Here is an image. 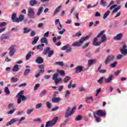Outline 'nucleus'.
Returning <instances> with one entry per match:
<instances>
[{
    "instance_id": "f257e3e1",
    "label": "nucleus",
    "mask_w": 127,
    "mask_h": 127,
    "mask_svg": "<svg viewBox=\"0 0 127 127\" xmlns=\"http://www.w3.org/2000/svg\"><path fill=\"white\" fill-rule=\"evenodd\" d=\"M105 31H102L97 36L93 39V45L94 46H100L102 42H105L107 40L106 35L104 34Z\"/></svg>"
},
{
    "instance_id": "f03ea898",
    "label": "nucleus",
    "mask_w": 127,
    "mask_h": 127,
    "mask_svg": "<svg viewBox=\"0 0 127 127\" xmlns=\"http://www.w3.org/2000/svg\"><path fill=\"white\" fill-rule=\"evenodd\" d=\"M90 37H91V35H87L86 37H83L81 38L78 42H75L74 43H73L72 44V46L73 47H80V46L83 44L84 41H85L86 40L90 38Z\"/></svg>"
},
{
    "instance_id": "7ed1b4c3",
    "label": "nucleus",
    "mask_w": 127,
    "mask_h": 127,
    "mask_svg": "<svg viewBox=\"0 0 127 127\" xmlns=\"http://www.w3.org/2000/svg\"><path fill=\"white\" fill-rule=\"evenodd\" d=\"M24 94V91L22 90L17 94L16 98H17L18 104H20L21 103V100L25 101V100H26V97L23 95Z\"/></svg>"
},
{
    "instance_id": "20e7f679",
    "label": "nucleus",
    "mask_w": 127,
    "mask_h": 127,
    "mask_svg": "<svg viewBox=\"0 0 127 127\" xmlns=\"http://www.w3.org/2000/svg\"><path fill=\"white\" fill-rule=\"evenodd\" d=\"M57 122H58V117H56L52 121L47 122L45 127H53V126H55Z\"/></svg>"
},
{
    "instance_id": "39448f33",
    "label": "nucleus",
    "mask_w": 127,
    "mask_h": 127,
    "mask_svg": "<svg viewBox=\"0 0 127 127\" xmlns=\"http://www.w3.org/2000/svg\"><path fill=\"white\" fill-rule=\"evenodd\" d=\"M76 110V106H74L71 110V108H67L65 115V118H69L70 116H72L74 114V111Z\"/></svg>"
},
{
    "instance_id": "423d86ee",
    "label": "nucleus",
    "mask_w": 127,
    "mask_h": 127,
    "mask_svg": "<svg viewBox=\"0 0 127 127\" xmlns=\"http://www.w3.org/2000/svg\"><path fill=\"white\" fill-rule=\"evenodd\" d=\"M51 50L50 47H48L46 49L44 50V54L45 55H46V54H47L48 53V57H49V58H50V57H51L52 56V55H53V54H54V51L53 50Z\"/></svg>"
},
{
    "instance_id": "0eeeda50",
    "label": "nucleus",
    "mask_w": 127,
    "mask_h": 127,
    "mask_svg": "<svg viewBox=\"0 0 127 127\" xmlns=\"http://www.w3.org/2000/svg\"><path fill=\"white\" fill-rule=\"evenodd\" d=\"M28 17L29 18H35V13L32 8L28 9Z\"/></svg>"
},
{
    "instance_id": "6e6552de",
    "label": "nucleus",
    "mask_w": 127,
    "mask_h": 127,
    "mask_svg": "<svg viewBox=\"0 0 127 127\" xmlns=\"http://www.w3.org/2000/svg\"><path fill=\"white\" fill-rule=\"evenodd\" d=\"M94 114L95 116L96 115L98 117H106V112L101 110H97L94 112Z\"/></svg>"
},
{
    "instance_id": "1a4fd4ad",
    "label": "nucleus",
    "mask_w": 127,
    "mask_h": 127,
    "mask_svg": "<svg viewBox=\"0 0 127 127\" xmlns=\"http://www.w3.org/2000/svg\"><path fill=\"white\" fill-rule=\"evenodd\" d=\"M115 56L110 55L109 56L106 60L105 61V64L106 65H108L110 62H112V61H114L115 60Z\"/></svg>"
},
{
    "instance_id": "9d476101",
    "label": "nucleus",
    "mask_w": 127,
    "mask_h": 127,
    "mask_svg": "<svg viewBox=\"0 0 127 127\" xmlns=\"http://www.w3.org/2000/svg\"><path fill=\"white\" fill-rule=\"evenodd\" d=\"M62 50H66V53H70L72 52V48L70 47V45L66 44L62 48Z\"/></svg>"
},
{
    "instance_id": "9b49d317",
    "label": "nucleus",
    "mask_w": 127,
    "mask_h": 127,
    "mask_svg": "<svg viewBox=\"0 0 127 127\" xmlns=\"http://www.w3.org/2000/svg\"><path fill=\"white\" fill-rule=\"evenodd\" d=\"M120 52L122 54V55H124V56H126L127 54V45L124 44L123 46V48L120 49Z\"/></svg>"
},
{
    "instance_id": "f8f14e48",
    "label": "nucleus",
    "mask_w": 127,
    "mask_h": 127,
    "mask_svg": "<svg viewBox=\"0 0 127 127\" xmlns=\"http://www.w3.org/2000/svg\"><path fill=\"white\" fill-rule=\"evenodd\" d=\"M5 25H6V22H3L0 23V33L3 32V31L5 30V27H4Z\"/></svg>"
},
{
    "instance_id": "ddd939ff",
    "label": "nucleus",
    "mask_w": 127,
    "mask_h": 127,
    "mask_svg": "<svg viewBox=\"0 0 127 127\" xmlns=\"http://www.w3.org/2000/svg\"><path fill=\"white\" fill-rule=\"evenodd\" d=\"M83 71V66L81 65H78L75 68V73L76 74L78 73H81Z\"/></svg>"
},
{
    "instance_id": "4468645a",
    "label": "nucleus",
    "mask_w": 127,
    "mask_h": 127,
    "mask_svg": "<svg viewBox=\"0 0 127 127\" xmlns=\"http://www.w3.org/2000/svg\"><path fill=\"white\" fill-rule=\"evenodd\" d=\"M9 56L11 57L13 56L14 55V53L15 52V50H14V48L13 46H11L9 49Z\"/></svg>"
},
{
    "instance_id": "2eb2a0df",
    "label": "nucleus",
    "mask_w": 127,
    "mask_h": 127,
    "mask_svg": "<svg viewBox=\"0 0 127 127\" xmlns=\"http://www.w3.org/2000/svg\"><path fill=\"white\" fill-rule=\"evenodd\" d=\"M114 78V75H113V74H111L108 78H106L105 82V83H106L107 84H108V83H111V82H112V80H113Z\"/></svg>"
},
{
    "instance_id": "dca6fc26",
    "label": "nucleus",
    "mask_w": 127,
    "mask_h": 127,
    "mask_svg": "<svg viewBox=\"0 0 127 127\" xmlns=\"http://www.w3.org/2000/svg\"><path fill=\"white\" fill-rule=\"evenodd\" d=\"M123 33H119L114 37V39L115 40H121L122 38H123Z\"/></svg>"
},
{
    "instance_id": "f3484780",
    "label": "nucleus",
    "mask_w": 127,
    "mask_h": 127,
    "mask_svg": "<svg viewBox=\"0 0 127 127\" xmlns=\"http://www.w3.org/2000/svg\"><path fill=\"white\" fill-rule=\"evenodd\" d=\"M36 62L38 64H42L43 63V59L41 57H38L36 59Z\"/></svg>"
},
{
    "instance_id": "a211bd4d",
    "label": "nucleus",
    "mask_w": 127,
    "mask_h": 127,
    "mask_svg": "<svg viewBox=\"0 0 127 127\" xmlns=\"http://www.w3.org/2000/svg\"><path fill=\"white\" fill-rule=\"evenodd\" d=\"M24 19V16L22 14H20L19 16V18H17L16 19V22H18V23H19L20 21H22Z\"/></svg>"
},
{
    "instance_id": "6ab92c4d",
    "label": "nucleus",
    "mask_w": 127,
    "mask_h": 127,
    "mask_svg": "<svg viewBox=\"0 0 127 127\" xmlns=\"http://www.w3.org/2000/svg\"><path fill=\"white\" fill-rule=\"evenodd\" d=\"M61 101V98L59 97H54L52 99V102L53 103H59Z\"/></svg>"
},
{
    "instance_id": "aec40b11",
    "label": "nucleus",
    "mask_w": 127,
    "mask_h": 127,
    "mask_svg": "<svg viewBox=\"0 0 127 127\" xmlns=\"http://www.w3.org/2000/svg\"><path fill=\"white\" fill-rule=\"evenodd\" d=\"M37 3H38V1L36 0H31L29 2V5H31V6H34Z\"/></svg>"
},
{
    "instance_id": "412c9836",
    "label": "nucleus",
    "mask_w": 127,
    "mask_h": 127,
    "mask_svg": "<svg viewBox=\"0 0 127 127\" xmlns=\"http://www.w3.org/2000/svg\"><path fill=\"white\" fill-rule=\"evenodd\" d=\"M17 121V119H13L11 120L8 123L6 124V127H8V126H11L12 124H14L15 122Z\"/></svg>"
},
{
    "instance_id": "4be33fe9",
    "label": "nucleus",
    "mask_w": 127,
    "mask_h": 127,
    "mask_svg": "<svg viewBox=\"0 0 127 127\" xmlns=\"http://www.w3.org/2000/svg\"><path fill=\"white\" fill-rule=\"evenodd\" d=\"M61 7H62V6L61 5L58 6L56 9L54 10V13H53V15H55V14H57V13H58V12H59L60 10V8H61Z\"/></svg>"
},
{
    "instance_id": "5701e85b",
    "label": "nucleus",
    "mask_w": 127,
    "mask_h": 127,
    "mask_svg": "<svg viewBox=\"0 0 127 127\" xmlns=\"http://www.w3.org/2000/svg\"><path fill=\"white\" fill-rule=\"evenodd\" d=\"M39 40V37L35 36L33 38V41L32 42V45H34L37 43V41Z\"/></svg>"
},
{
    "instance_id": "b1692460",
    "label": "nucleus",
    "mask_w": 127,
    "mask_h": 127,
    "mask_svg": "<svg viewBox=\"0 0 127 127\" xmlns=\"http://www.w3.org/2000/svg\"><path fill=\"white\" fill-rule=\"evenodd\" d=\"M16 13H13L11 15V19L12 20V22H16Z\"/></svg>"
},
{
    "instance_id": "393cba45",
    "label": "nucleus",
    "mask_w": 127,
    "mask_h": 127,
    "mask_svg": "<svg viewBox=\"0 0 127 127\" xmlns=\"http://www.w3.org/2000/svg\"><path fill=\"white\" fill-rule=\"evenodd\" d=\"M41 43H45L46 45H48V40H47V38L46 37H43L41 39Z\"/></svg>"
},
{
    "instance_id": "a878e982",
    "label": "nucleus",
    "mask_w": 127,
    "mask_h": 127,
    "mask_svg": "<svg viewBox=\"0 0 127 127\" xmlns=\"http://www.w3.org/2000/svg\"><path fill=\"white\" fill-rule=\"evenodd\" d=\"M93 116L95 118V121L97 122V123H100L101 121H102V119L100 117H98L97 116H96V114H95V112H93Z\"/></svg>"
},
{
    "instance_id": "bb28decb",
    "label": "nucleus",
    "mask_w": 127,
    "mask_h": 127,
    "mask_svg": "<svg viewBox=\"0 0 127 127\" xmlns=\"http://www.w3.org/2000/svg\"><path fill=\"white\" fill-rule=\"evenodd\" d=\"M70 94H71V93L70 92V91L69 90H66L65 91V94L64 95V97H65V99L68 100V99H69V98H70Z\"/></svg>"
},
{
    "instance_id": "cd10ccee",
    "label": "nucleus",
    "mask_w": 127,
    "mask_h": 127,
    "mask_svg": "<svg viewBox=\"0 0 127 127\" xmlns=\"http://www.w3.org/2000/svg\"><path fill=\"white\" fill-rule=\"evenodd\" d=\"M67 87L68 89H71V88H74L76 87V84L72 85V81H70Z\"/></svg>"
},
{
    "instance_id": "c85d7f7f",
    "label": "nucleus",
    "mask_w": 127,
    "mask_h": 127,
    "mask_svg": "<svg viewBox=\"0 0 127 127\" xmlns=\"http://www.w3.org/2000/svg\"><path fill=\"white\" fill-rule=\"evenodd\" d=\"M19 70V67H18V64H15L12 69L13 72H17Z\"/></svg>"
},
{
    "instance_id": "c756f323",
    "label": "nucleus",
    "mask_w": 127,
    "mask_h": 127,
    "mask_svg": "<svg viewBox=\"0 0 127 127\" xmlns=\"http://www.w3.org/2000/svg\"><path fill=\"white\" fill-rule=\"evenodd\" d=\"M46 93H47V91L45 89L43 90L40 93L39 97H40L41 98V97H43V96H45V95L46 94Z\"/></svg>"
},
{
    "instance_id": "7c9ffc66",
    "label": "nucleus",
    "mask_w": 127,
    "mask_h": 127,
    "mask_svg": "<svg viewBox=\"0 0 127 127\" xmlns=\"http://www.w3.org/2000/svg\"><path fill=\"white\" fill-rule=\"evenodd\" d=\"M70 80H71V77L65 76V77L64 79V83H67L68 81H70Z\"/></svg>"
},
{
    "instance_id": "2f4dec72",
    "label": "nucleus",
    "mask_w": 127,
    "mask_h": 127,
    "mask_svg": "<svg viewBox=\"0 0 127 127\" xmlns=\"http://www.w3.org/2000/svg\"><path fill=\"white\" fill-rule=\"evenodd\" d=\"M110 10H108L103 15V19H106L108 16H109V15L110 14Z\"/></svg>"
},
{
    "instance_id": "473e14b6",
    "label": "nucleus",
    "mask_w": 127,
    "mask_h": 127,
    "mask_svg": "<svg viewBox=\"0 0 127 127\" xmlns=\"http://www.w3.org/2000/svg\"><path fill=\"white\" fill-rule=\"evenodd\" d=\"M94 64V60H89L88 61V67H91L92 65Z\"/></svg>"
},
{
    "instance_id": "72a5a7b5",
    "label": "nucleus",
    "mask_w": 127,
    "mask_h": 127,
    "mask_svg": "<svg viewBox=\"0 0 127 127\" xmlns=\"http://www.w3.org/2000/svg\"><path fill=\"white\" fill-rule=\"evenodd\" d=\"M9 38V36L2 35V37L0 38L1 40H4V39H8Z\"/></svg>"
},
{
    "instance_id": "f704fd0d",
    "label": "nucleus",
    "mask_w": 127,
    "mask_h": 127,
    "mask_svg": "<svg viewBox=\"0 0 127 127\" xmlns=\"http://www.w3.org/2000/svg\"><path fill=\"white\" fill-rule=\"evenodd\" d=\"M29 73H30V69L27 68L25 70V71L24 72V75L25 76H27V75H28V74H29Z\"/></svg>"
},
{
    "instance_id": "c9c22d12",
    "label": "nucleus",
    "mask_w": 127,
    "mask_h": 127,
    "mask_svg": "<svg viewBox=\"0 0 127 127\" xmlns=\"http://www.w3.org/2000/svg\"><path fill=\"white\" fill-rule=\"evenodd\" d=\"M93 101V97L91 96L89 97H87L86 98V103H91V102Z\"/></svg>"
},
{
    "instance_id": "e433bc0d",
    "label": "nucleus",
    "mask_w": 127,
    "mask_h": 127,
    "mask_svg": "<svg viewBox=\"0 0 127 127\" xmlns=\"http://www.w3.org/2000/svg\"><path fill=\"white\" fill-rule=\"evenodd\" d=\"M30 57H31V52H29L26 56V60H29Z\"/></svg>"
},
{
    "instance_id": "4c0bfd02",
    "label": "nucleus",
    "mask_w": 127,
    "mask_h": 127,
    "mask_svg": "<svg viewBox=\"0 0 127 127\" xmlns=\"http://www.w3.org/2000/svg\"><path fill=\"white\" fill-rule=\"evenodd\" d=\"M31 31V29H27V27L24 28L23 33H29Z\"/></svg>"
},
{
    "instance_id": "58836bf2",
    "label": "nucleus",
    "mask_w": 127,
    "mask_h": 127,
    "mask_svg": "<svg viewBox=\"0 0 127 127\" xmlns=\"http://www.w3.org/2000/svg\"><path fill=\"white\" fill-rule=\"evenodd\" d=\"M4 92L6 95H9L10 94V92L8 90V87L7 86L5 87Z\"/></svg>"
},
{
    "instance_id": "ea45409f",
    "label": "nucleus",
    "mask_w": 127,
    "mask_h": 127,
    "mask_svg": "<svg viewBox=\"0 0 127 127\" xmlns=\"http://www.w3.org/2000/svg\"><path fill=\"white\" fill-rule=\"evenodd\" d=\"M18 81V78H14V77H12L11 79V81L12 83H16Z\"/></svg>"
},
{
    "instance_id": "a19ab883",
    "label": "nucleus",
    "mask_w": 127,
    "mask_h": 127,
    "mask_svg": "<svg viewBox=\"0 0 127 127\" xmlns=\"http://www.w3.org/2000/svg\"><path fill=\"white\" fill-rule=\"evenodd\" d=\"M42 9H43V7H40L39 8V10H38V11L37 12V15H40V14H41Z\"/></svg>"
},
{
    "instance_id": "79ce46f5",
    "label": "nucleus",
    "mask_w": 127,
    "mask_h": 127,
    "mask_svg": "<svg viewBox=\"0 0 127 127\" xmlns=\"http://www.w3.org/2000/svg\"><path fill=\"white\" fill-rule=\"evenodd\" d=\"M59 74L61 75V76H62V77H65V71L63 70H61L59 71Z\"/></svg>"
},
{
    "instance_id": "37998d69",
    "label": "nucleus",
    "mask_w": 127,
    "mask_h": 127,
    "mask_svg": "<svg viewBox=\"0 0 127 127\" xmlns=\"http://www.w3.org/2000/svg\"><path fill=\"white\" fill-rule=\"evenodd\" d=\"M100 4L103 6H107V2L104 0H101L100 1Z\"/></svg>"
},
{
    "instance_id": "c03bdc74",
    "label": "nucleus",
    "mask_w": 127,
    "mask_h": 127,
    "mask_svg": "<svg viewBox=\"0 0 127 127\" xmlns=\"http://www.w3.org/2000/svg\"><path fill=\"white\" fill-rule=\"evenodd\" d=\"M56 65H59V66H64V63L62 62H56Z\"/></svg>"
},
{
    "instance_id": "a18cd8bd",
    "label": "nucleus",
    "mask_w": 127,
    "mask_h": 127,
    "mask_svg": "<svg viewBox=\"0 0 127 127\" xmlns=\"http://www.w3.org/2000/svg\"><path fill=\"white\" fill-rule=\"evenodd\" d=\"M102 91V89L101 88H98V89L96 90V94L95 95L96 97H98L99 96V94L100 93V92Z\"/></svg>"
},
{
    "instance_id": "49530a36",
    "label": "nucleus",
    "mask_w": 127,
    "mask_h": 127,
    "mask_svg": "<svg viewBox=\"0 0 127 127\" xmlns=\"http://www.w3.org/2000/svg\"><path fill=\"white\" fill-rule=\"evenodd\" d=\"M16 109L15 108H13L12 110H10L9 112H7L8 115H11V114H13L14 113L15 111H16Z\"/></svg>"
},
{
    "instance_id": "de8ad7c7",
    "label": "nucleus",
    "mask_w": 127,
    "mask_h": 127,
    "mask_svg": "<svg viewBox=\"0 0 127 127\" xmlns=\"http://www.w3.org/2000/svg\"><path fill=\"white\" fill-rule=\"evenodd\" d=\"M46 104L48 109H51V103L49 101H47Z\"/></svg>"
},
{
    "instance_id": "09e8293b",
    "label": "nucleus",
    "mask_w": 127,
    "mask_h": 127,
    "mask_svg": "<svg viewBox=\"0 0 127 127\" xmlns=\"http://www.w3.org/2000/svg\"><path fill=\"white\" fill-rule=\"evenodd\" d=\"M104 79V77H100L99 79L97 81L99 84H103V80Z\"/></svg>"
},
{
    "instance_id": "8fccbe9b",
    "label": "nucleus",
    "mask_w": 127,
    "mask_h": 127,
    "mask_svg": "<svg viewBox=\"0 0 127 127\" xmlns=\"http://www.w3.org/2000/svg\"><path fill=\"white\" fill-rule=\"evenodd\" d=\"M82 120V117H81V116L80 115H78L77 116L75 119V121H81Z\"/></svg>"
},
{
    "instance_id": "3c124183",
    "label": "nucleus",
    "mask_w": 127,
    "mask_h": 127,
    "mask_svg": "<svg viewBox=\"0 0 127 127\" xmlns=\"http://www.w3.org/2000/svg\"><path fill=\"white\" fill-rule=\"evenodd\" d=\"M62 81V78H56L55 79V82L56 84H58L59 82H61Z\"/></svg>"
},
{
    "instance_id": "603ef678",
    "label": "nucleus",
    "mask_w": 127,
    "mask_h": 127,
    "mask_svg": "<svg viewBox=\"0 0 127 127\" xmlns=\"http://www.w3.org/2000/svg\"><path fill=\"white\" fill-rule=\"evenodd\" d=\"M58 78V73H56L54 74L53 75V80H55L56 79H57Z\"/></svg>"
},
{
    "instance_id": "864d4df0",
    "label": "nucleus",
    "mask_w": 127,
    "mask_h": 127,
    "mask_svg": "<svg viewBox=\"0 0 127 127\" xmlns=\"http://www.w3.org/2000/svg\"><path fill=\"white\" fill-rule=\"evenodd\" d=\"M14 104L13 103H10L8 105V109H13Z\"/></svg>"
},
{
    "instance_id": "5fc2aeb1",
    "label": "nucleus",
    "mask_w": 127,
    "mask_h": 127,
    "mask_svg": "<svg viewBox=\"0 0 127 127\" xmlns=\"http://www.w3.org/2000/svg\"><path fill=\"white\" fill-rule=\"evenodd\" d=\"M33 111V109H27V110L26 111V114H27V115H30V114H31V113H32Z\"/></svg>"
},
{
    "instance_id": "6e6d98bb",
    "label": "nucleus",
    "mask_w": 127,
    "mask_h": 127,
    "mask_svg": "<svg viewBox=\"0 0 127 127\" xmlns=\"http://www.w3.org/2000/svg\"><path fill=\"white\" fill-rule=\"evenodd\" d=\"M35 34H36V32H35V31H31L30 36H31V37H33V36H34Z\"/></svg>"
},
{
    "instance_id": "4d7b16f0",
    "label": "nucleus",
    "mask_w": 127,
    "mask_h": 127,
    "mask_svg": "<svg viewBox=\"0 0 127 127\" xmlns=\"http://www.w3.org/2000/svg\"><path fill=\"white\" fill-rule=\"evenodd\" d=\"M117 62H115L114 63L111 64V68H115V67H116V66H117Z\"/></svg>"
},
{
    "instance_id": "13d9d810",
    "label": "nucleus",
    "mask_w": 127,
    "mask_h": 127,
    "mask_svg": "<svg viewBox=\"0 0 127 127\" xmlns=\"http://www.w3.org/2000/svg\"><path fill=\"white\" fill-rule=\"evenodd\" d=\"M36 48L38 50H39V49H40L41 51L43 50V48L41 47V46L40 45H38L36 47Z\"/></svg>"
},
{
    "instance_id": "bf43d9fd",
    "label": "nucleus",
    "mask_w": 127,
    "mask_h": 127,
    "mask_svg": "<svg viewBox=\"0 0 127 127\" xmlns=\"http://www.w3.org/2000/svg\"><path fill=\"white\" fill-rule=\"evenodd\" d=\"M123 56V55H118V56L116 57V59H117V60H121Z\"/></svg>"
},
{
    "instance_id": "052dcab7",
    "label": "nucleus",
    "mask_w": 127,
    "mask_h": 127,
    "mask_svg": "<svg viewBox=\"0 0 127 127\" xmlns=\"http://www.w3.org/2000/svg\"><path fill=\"white\" fill-rule=\"evenodd\" d=\"M24 120H25V117H21L20 120H18L19 122V124H21V122H22V121H24Z\"/></svg>"
},
{
    "instance_id": "680f3d73",
    "label": "nucleus",
    "mask_w": 127,
    "mask_h": 127,
    "mask_svg": "<svg viewBox=\"0 0 127 127\" xmlns=\"http://www.w3.org/2000/svg\"><path fill=\"white\" fill-rule=\"evenodd\" d=\"M40 86V84H36L34 87V91H36L37 89H38V87Z\"/></svg>"
},
{
    "instance_id": "e2e57ef3",
    "label": "nucleus",
    "mask_w": 127,
    "mask_h": 127,
    "mask_svg": "<svg viewBox=\"0 0 127 127\" xmlns=\"http://www.w3.org/2000/svg\"><path fill=\"white\" fill-rule=\"evenodd\" d=\"M57 110H59V106H56L55 108H53L52 109V112H55V111H57Z\"/></svg>"
},
{
    "instance_id": "0e129e2a",
    "label": "nucleus",
    "mask_w": 127,
    "mask_h": 127,
    "mask_svg": "<svg viewBox=\"0 0 127 127\" xmlns=\"http://www.w3.org/2000/svg\"><path fill=\"white\" fill-rule=\"evenodd\" d=\"M33 122H39V123H41V119L40 118H37L33 120Z\"/></svg>"
},
{
    "instance_id": "69168bd1",
    "label": "nucleus",
    "mask_w": 127,
    "mask_h": 127,
    "mask_svg": "<svg viewBox=\"0 0 127 127\" xmlns=\"http://www.w3.org/2000/svg\"><path fill=\"white\" fill-rule=\"evenodd\" d=\"M41 106H42V104L41 103L37 104L36 106V109H40V108H41Z\"/></svg>"
},
{
    "instance_id": "338daca9",
    "label": "nucleus",
    "mask_w": 127,
    "mask_h": 127,
    "mask_svg": "<svg viewBox=\"0 0 127 127\" xmlns=\"http://www.w3.org/2000/svg\"><path fill=\"white\" fill-rule=\"evenodd\" d=\"M86 91V89H85L84 87H80L79 88V92H84Z\"/></svg>"
},
{
    "instance_id": "774afa93",
    "label": "nucleus",
    "mask_w": 127,
    "mask_h": 127,
    "mask_svg": "<svg viewBox=\"0 0 127 127\" xmlns=\"http://www.w3.org/2000/svg\"><path fill=\"white\" fill-rule=\"evenodd\" d=\"M45 37H48L49 36V32L48 31L44 34Z\"/></svg>"
}]
</instances>
